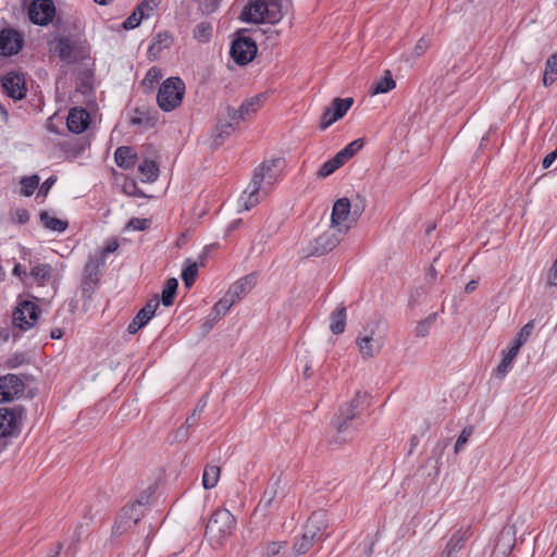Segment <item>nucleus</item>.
<instances>
[{"label": "nucleus", "instance_id": "nucleus-1", "mask_svg": "<svg viewBox=\"0 0 557 557\" xmlns=\"http://www.w3.org/2000/svg\"><path fill=\"white\" fill-rule=\"evenodd\" d=\"M285 165V161L282 158H275L264 161L253 172V176L239 197V205L245 210H250L258 205L260 200V193L268 194L273 184L280 177Z\"/></svg>", "mask_w": 557, "mask_h": 557}, {"label": "nucleus", "instance_id": "nucleus-2", "mask_svg": "<svg viewBox=\"0 0 557 557\" xmlns=\"http://www.w3.org/2000/svg\"><path fill=\"white\" fill-rule=\"evenodd\" d=\"M369 398L370 396L367 392L358 391L349 403L341 407L338 414L332 421V425L336 431L333 436L334 443L342 444L354 436L356 432L354 421L367 408Z\"/></svg>", "mask_w": 557, "mask_h": 557}, {"label": "nucleus", "instance_id": "nucleus-3", "mask_svg": "<svg viewBox=\"0 0 557 557\" xmlns=\"http://www.w3.org/2000/svg\"><path fill=\"white\" fill-rule=\"evenodd\" d=\"M235 525V517L230 510L216 509L206 525V535L221 545L233 533Z\"/></svg>", "mask_w": 557, "mask_h": 557}, {"label": "nucleus", "instance_id": "nucleus-4", "mask_svg": "<svg viewBox=\"0 0 557 557\" xmlns=\"http://www.w3.org/2000/svg\"><path fill=\"white\" fill-rule=\"evenodd\" d=\"M185 95V83L180 77H169L159 87L157 102L164 112L181 106Z\"/></svg>", "mask_w": 557, "mask_h": 557}, {"label": "nucleus", "instance_id": "nucleus-5", "mask_svg": "<svg viewBox=\"0 0 557 557\" xmlns=\"http://www.w3.org/2000/svg\"><path fill=\"white\" fill-rule=\"evenodd\" d=\"M384 343V334H382L375 325H368L363 327L356 338V345L363 359H369L379 355Z\"/></svg>", "mask_w": 557, "mask_h": 557}, {"label": "nucleus", "instance_id": "nucleus-6", "mask_svg": "<svg viewBox=\"0 0 557 557\" xmlns=\"http://www.w3.org/2000/svg\"><path fill=\"white\" fill-rule=\"evenodd\" d=\"M344 235V233L331 226L308 243L302 249L305 257L322 256L332 251L341 243Z\"/></svg>", "mask_w": 557, "mask_h": 557}, {"label": "nucleus", "instance_id": "nucleus-7", "mask_svg": "<svg viewBox=\"0 0 557 557\" xmlns=\"http://www.w3.org/2000/svg\"><path fill=\"white\" fill-rule=\"evenodd\" d=\"M357 218L351 213V205L348 198L336 200L332 208L331 226L347 234L356 223Z\"/></svg>", "mask_w": 557, "mask_h": 557}, {"label": "nucleus", "instance_id": "nucleus-8", "mask_svg": "<svg viewBox=\"0 0 557 557\" xmlns=\"http://www.w3.org/2000/svg\"><path fill=\"white\" fill-rule=\"evenodd\" d=\"M27 14L33 24L46 26L52 22L55 15V5L52 0H33Z\"/></svg>", "mask_w": 557, "mask_h": 557}, {"label": "nucleus", "instance_id": "nucleus-9", "mask_svg": "<svg viewBox=\"0 0 557 557\" xmlns=\"http://www.w3.org/2000/svg\"><path fill=\"white\" fill-rule=\"evenodd\" d=\"M24 409L22 407L0 408V437L12 436L20 431Z\"/></svg>", "mask_w": 557, "mask_h": 557}, {"label": "nucleus", "instance_id": "nucleus-10", "mask_svg": "<svg viewBox=\"0 0 557 557\" xmlns=\"http://www.w3.org/2000/svg\"><path fill=\"white\" fill-rule=\"evenodd\" d=\"M39 309L33 301L24 300L18 304L13 312V323L21 330H29L37 321Z\"/></svg>", "mask_w": 557, "mask_h": 557}, {"label": "nucleus", "instance_id": "nucleus-11", "mask_svg": "<svg viewBox=\"0 0 557 557\" xmlns=\"http://www.w3.org/2000/svg\"><path fill=\"white\" fill-rule=\"evenodd\" d=\"M106 264L100 261L96 256L90 255L83 271L82 278V292L84 295L90 296V294L95 290L99 277H100V269Z\"/></svg>", "mask_w": 557, "mask_h": 557}, {"label": "nucleus", "instance_id": "nucleus-12", "mask_svg": "<svg viewBox=\"0 0 557 557\" xmlns=\"http://www.w3.org/2000/svg\"><path fill=\"white\" fill-rule=\"evenodd\" d=\"M230 52L237 64L246 65L256 57L257 45L249 37H239L233 41Z\"/></svg>", "mask_w": 557, "mask_h": 557}, {"label": "nucleus", "instance_id": "nucleus-13", "mask_svg": "<svg viewBox=\"0 0 557 557\" xmlns=\"http://www.w3.org/2000/svg\"><path fill=\"white\" fill-rule=\"evenodd\" d=\"M144 517V512L139 507H134L131 504L125 505L113 525L112 533L114 535H122L136 525Z\"/></svg>", "mask_w": 557, "mask_h": 557}, {"label": "nucleus", "instance_id": "nucleus-14", "mask_svg": "<svg viewBox=\"0 0 557 557\" xmlns=\"http://www.w3.org/2000/svg\"><path fill=\"white\" fill-rule=\"evenodd\" d=\"M2 88L5 95L13 100H22L27 92L25 77L20 72L7 73L2 77Z\"/></svg>", "mask_w": 557, "mask_h": 557}, {"label": "nucleus", "instance_id": "nucleus-15", "mask_svg": "<svg viewBox=\"0 0 557 557\" xmlns=\"http://www.w3.org/2000/svg\"><path fill=\"white\" fill-rule=\"evenodd\" d=\"M24 393V383L15 374L0 377V403H10Z\"/></svg>", "mask_w": 557, "mask_h": 557}, {"label": "nucleus", "instance_id": "nucleus-16", "mask_svg": "<svg viewBox=\"0 0 557 557\" xmlns=\"http://www.w3.org/2000/svg\"><path fill=\"white\" fill-rule=\"evenodd\" d=\"M327 519L326 513L322 510L314 511L307 523L305 524L304 532L309 535L313 541H322L326 534Z\"/></svg>", "mask_w": 557, "mask_h": 557}, {"label": "nucleus", "instance_id": "nucleus-17", "mask_svg": "<svg viewBox=\"0 0 557 557\" xmlns=\"http://www.w3.org/2000/svg\"><path fill=\"white\" fill-rule=\"evenodd\" d=\"M23 45V39L18 32L12 28H5L0 32V54L10 57L16 54Z\"/></svg>", "mask_w": 557, "mask_h": 557}, {"label": "nucleus", "instance_id": "nucleus-18", "mask_svg": "<svg viewBox=\"0 0 557 557\" xmlns=\"http://www.w3.org/2000/svg\"><path fill=\"white\" fill-rule=\"evenodd\" d=\"M240 20L247 23H268L267 5L263 0L249 2L240 14Z\"/></svg>", "mask_w": 557, "mask_h": 557}, {"label": "nucleus", "instance_id": "nucleus-19", "mask_svg": "<svg viewBox=\"0 0 557 557\" xmlns=\"http://www.w3.org/2000/svg\"><path fill=\"white\" fill-rule=\"evenodd\" d=\"M262 96H255L245 102L242 103L239 109L228 108L227 109V116L230 120L234 121L235 123H239L240 121H245L249 116H251L253 113L258 111L260 108Z\"/></svg>", "mask_w": 557, "mask_h": 557}, {"label": "nucleus", "instance_id": "nucleus-20", "mask_svg": "<svg viewBox=\"0 0 557 557\" xmlns=\"http://www.w3.org/2000/svg\"><path fill=\"white\" fill-rule=\"evenodd\" d=\"M90 123L88 111L81 107L72 108L66 119V125L70 132L74 134L83 133Z\"/></svg>", "mask_w": 557, "mask_h": 557}, {"label": "nucleus", "instance_id": "nucleus-21", "mask_svg": "<svg viewBox=\"0 0 557 557\" xmlns=\"http://www.w3.org/2000/svg\"><path fill=\"white\" fill-rule=\"evenodd\" d=\"M284 496V491L281 487V479L278 476L272 478L267 490L264 491L258 508L265 510L274 507L277 504V499Z\"/></svg>", "mask_w": 557, "mask_h": 557}, {"label": "nucleus", "instance_id": "nucleus-22", "mask_svg": "<svg viewBox=\"0 0 557 557\" xmlns=\"http://www.w3.org/2000/svg\"><path fill=\"white\" fill-rule=\"evenodd\" d=\"M238 123L234 121H222L220 120L216 125L211 129V146L214 148L220 147L225 139L235 131Z\"/></svg>", "mask_w": 557, "mask_h": 557}, {"label": "nucleus", "instance_id": "nucleus-23", "mask_svg": "<svg viewBox=\"0 0 557 557\" xmlns=\"http://www.w3.org/2000/svg\"><path fill=\"white\" fill-rule=\"evenodd\" d=\"M264 5H267L268 12V23L276 24L278 23L283 16L285 11L290 5V0H263Z\"/></svg>", "mask_w": 557, "mask_h": 557}, {"label": "nucleus", "instance_id": "nucleus-24", "mask_svg": "<svg viewBox=\"0 0 557 557\" xmlns=\"http://www.w3.org/2000/svg\"><path fill=\"white\" fill-rule=\"evenodd\" d=\"M114 160L119 168L123 170H131L136 163L137 153L129 146H121L116 148L114 152Z\"/></svg>", "mask_w": 557, "mask_h": 557}, {"label": "nucleus", "instance_id": "nucleus-25", "mask_svg": "<svg viewBox=\"0 0 557 557\" xmlns=\"http://www.w3.org/2000/svg\"><path fill=\"white\" fill-rule=\"evenodd\" d=\"M255 278L251 275L237 280L225 293L236 304L253 285Z\"/></svg>", "mask_w": 557, "mask_h": 557}, {"label": "nucleus", "instance_id": "nucleus-26", "mask_svg": "<svg viewBox=\"0 0 557 557\" xmlns=\"http://www.w3.org/2000/svg\"><path fill=\"white\" fill-rule=\"evenodd\" d=\"M469 531L470 528L466 530H457L448 541L444 552L455 557L458 554V552L463 547Z\"/></svg>", "mask_w": 557, "mask_h": 557}, {"label": "nucleus", "instance_id": "nucleus-27", "mask_svg": "<svg viewBox=\"0 0 557 557\" xmlns=\"http://www.w3.org/2000/svg\"><path fill=\"white\" fill-rule=\"evenodd\" d=\"M519 349L513 346H510L507 351H503V359L500 363L495 369V375L499 379H503L507 375L509 370L512 367V362L517 357Z\"/></svg>", "mask_w": 557, "mask_h": 557}, {"label": "nucleus", "instance_id": "nucleus-28", "mask_svg": "<svg viewBox=\"0 0 557 557\" xmlns=\"http://www.w3.org/2000/svg\"><path fill=\"white\" fill-rule=\"evenodd\" d=\"M52 271L53 269L50 264L38 263L32 268L29 275L37 285L44 286L50 281Z\"/></svg>", "mask_w": 557, "mask_h": 557}, {"label": "nucleus", "instance_id": "nucleus-29", "mask_svg": "<svg viewBox=\"0 0 557 557\" xmlns=\"http://www.w3.org/2000/svg\"><path fill=\"white\" fill-rule=\"evenodd\" d=\"M138 171L141 175V182L152 183L157 181L159 176V166L156 161L145 159L138 166Z\"/></svg>", "mask_w": 557, "mask_h": 557}, {"label": "nucleus", "instance_id": "nucleus-30", "mask_svg": "<svg viewBox=\"0 0 557 557\" xmlns=\"http://www.w3.org/2000/svg\"><path fill=\"white\" fill-rule=\"evenodd\" d=\"M346 319H347V313H346L345 307H339L335 311H333L330 317L331 332L335 335L344 333L345 327H346Z\"/></svg>", "mask_w": 557, "mask_h": 557}, {"label": "nucleus", "instance_id": "nucleus-31", "mask_svg": "<svg viewBox=\"0 0 557 557\" xmlns=\"http://www.w3.org/2000/svg\"><path fill=\"white\" fill-rule=\"evenodd\" d=\"M396 87V83L388 70L384 72V76L374 82L370 87L371 95L386 94Z\"/></svg>", "mask_w": 557, "mask_h": 557}, {"label": "nucleus", "instance_id": "nucleus-32", "mask_svg": "<svg viewBox=\"0 0 557 557\" xmlns=\"http://www.w3.org/2000/svg\"><path fill=\"white\" fill-rule=\"evenodd\" d=\"M55 51L59 58L67 63L76 61L74 47L67 38H60L57 41Z\"/></svg>", "mask_w": 557, "mask_h": 557}, {"label": "nucleus", "instance_id": "nucleus-33", "mask_svg": "<svg viewBox=\"0 0 557 557\" xmlns=\"http://www.w3.org/2000/svg\"><path fill=\"white\" fill-rule=\"evenodd\" d=\"M40 222L47 230L57 233L65 232L69 226L66 221L52 216L47 211L40 213Z\"/></svg>", "mask_w": 557, "mask_h": 557}, {"label": "nucleus", "instance_id": "nucleus-34", "mask_svg": "<svg viewBox=\"0 0 557 557\" xmlns=\"http://www.w3.org/2000/svg\"><path fill=\"white\" fill-rule=\"evenodd\" d=\"M159 298L158 296L152 297L148 300V302L137 312L135 318L138 322H143L146 325L154 315L156 310L159 308Z\"/></svg>", "mask_w": 557, "mask_h": 557}, {"label": "nucleus", "instance_id": "nucleus-35", "mask_svg": "<svg viewBox=\"0 0 557 557\" xmlns=\"http://www.w3.org/2000/svg\"><path fill=\"white\" fill-rule=\"evenodd\" d=\"M235 302L226 294L213 306L211 310L212 321L216 322L224 317Z\"/></svg>", "mask_w": 557, "mask_h": 557}, {"label": "nucleus", "instance_id": "nucleus-36", "mask_svg": "<svg viewBox=\"0 0 557 557\" xmlns=\"http://www.w3.org/2000/svg\"><path fill=\"white\" fill-rule=\"evenodd\" d=\"M220 478V468L215 465H207L202 473V486L206 490L213 488Z\"/></svg>", "mask_w": 557, "mask_h": 557}, {"label": "nucleus", "instance_id": "nucleus-37", "mask_svg": "<svg viewBox=\"0 0 557 557\" xmlns=\"http://www.w3.org/2000/svg\"><path fill=\"white\" fill-rule=\"evenodd\" d=\"M177 287H178V282L174 277L169 278L165 282V285L162 290V296H161V301H162L163 306L169 307L173 304Z\"/></svg>", "mask_w": 557, "mask_h": 557}, {"label": "nucleus", "instance_id": "nucleus-38", "mask_svg": "<svg viewBox=\"0 0 557 557\" xmlns=\"http://www.w3.org/2000/svg\"><path fill=\"white\" fill-rule=\"evenodd\" d=\"M345 163L342 161L339 156L336 153L333 158L325 161L318 171V176L321 178H325L333 174L337 169H339Z\"/></svg>", "mask_w": 557, "mask_h": 557}, {"label": "nucleus", "instance_id": "nucleus-39", "mask_svg": "<svg viewBox=\"0 0 557 557\" xmlns=\"http://www.w3.org/2000/svg\"><path fill=\"white\" fill-rule=\"evenodd\" d=\"M354 103L352 98H335L331 104L332 109L334 110V119L333 120H339L342 119L347 111L350 109V107Z\"/></svg>", "mask_w": 557, "mask_h": 557}, {"label": "nucleus", "instance_id": "nucleus-40", "mask_svg": "<svg viewBox=\"0 0 557 557\" xmlns=\"http://www.w3.org/2000/svg\"><path fill=\"white\" fill-rule=\"evenodd\" d=\"M213 28L209 22H200L194 28V38L199 42H208L212 37Z\"/></svg>", "mask_w": 557, "mask_h": 557}, {"label": "nucleus", "instance_id": "nucleus-41", "mask_svg": "<svg viewBox=\"0 0 557 557\" xmlns=\"http://www.w3.org/2000/svg\"><path fill=\"white\" fill-rule=\"evenodd\" d=\"M198 274V264L189 259L186 260V265L182 271L181 277L186 287H190Z\"/></svg>", "mask_w": 557, "mask_h": 557}, {"label": "nucleus", "instance_id": "nucleus-42", "mask_svg": "<svg viewBox=\"0 0 557 557\" xmlns=\"http://www.w3.org/2000/svg\"><path fill=\"white\" fill-rule=\"evenodd\" d=\"M363 139L358 138L349 143L345 148L337 152L339 158L344 163H346L350 158H352L362 147Z\"/></svg>", "mask_w": 557, "mask_h": 557}, {"label": "nucleus", "instance_id": "nucleus-43", "mask_svg": "<svg viewBox=\"0 0 557 557\" xmlns=\"http://www.w3.org/2000/svg\"><path fill=\"white\" fill-rule=\"evenodd\" d=\"M39 185V176L38 175H30L25 176L21 180V194L23 196L29 197L34 194L36 188Z\"/></svg>", "mask_w": 557, "mask_h": 557}, {"label": "nucleus", "instance_id": "nucleus-44", "mask_svg": "<svg viewBox=\"0 0 557 557\" xmlns=\"http://www.w3.org/2000/svg\"><path fill=\"white\" fill-rule=\"evenodd\" d=\"M149 13H146L141 8L137 9L123 22V27L127 30L134 29L139 26L144 17H148Z\"/></svg>", "mask_w": 557, "mask_h": 557}, {"label": "nucleus", "instance_id": "nucleus-45", "mask_svg": "<svg viewBox=\"0 0 557 557\" xmlns=\"http://www.w3.org/2000/svg\"><path fill=\"white\" fill-rule=\"evenodd\" d=\"M534 329L533 321H529L527 324H524L521 330L518 332L516 337L513 338L511 346L516 347L520 350L521 346L528 341L529 336L531 335L532 331Z\"/></svg>", "mask_w": 557, "mask_h": 557}, {"label": "nucleus", "instance_id": "nucleus-46", "mask_svg": "<svg viewBox=\"0 0 557 557\" xmlns=\"http://www.w3.org/2000/svg\"><path fill=\"white\" fill-rule=\"evenodd\" d=\"M154 490L156 488L152 485L148 486L139 494L135 502L131 503V505L134 507H139V510L145 513V509L149 505L150 499L154 494Z\"/></svg>", "mask_w": 557, "mask_h": 557}, {"label": "nucleus", "instance_id": "nucleus-47", "mask_svg": "<svg viewBox=\"0 0 557 557\" xmlns=\"http://www.w3.org/2000/svg\"><path fill=\"white\" fill-rule=\"evenodd\" d=\"M315 543V541L304 532L301 537L295 542L294 549L296 554L302 555L306 554Z\"/></svg>", "mask_w": 557, "mask_h": 557}, {"label": "nucleus", "instance_id": "nucleus-48", "mask_svg": "<svg viewBox=\"0 0 557 557\" xmlns=\"http://www.w3.org/2000/svg\"><path fill=\"white\" fill-rule=\"evenodd\" d=\"M119 243L115 239L109 240L106 243L104 247L94 253L100 261H102L104 264L107 262V258L110 253H113L117 250Z\"/></svg>", "mask_w": 557, "mask_h": 557}, {"label": "nucleus", "instance_id": "nucleus-49", "mask_svg": "<svg viewBox=\"0 0 557 557\" xmlns=\"http://www.w3.org/2000/svg\"><path fill=\"white\" fill-rule=\"evenodd\" d=\"M447 445V441L438 442L432 451V456L435 458L433 465L434 478H436L440 474V460Z\"/></svg>", "mask_w": 557, "mask_h": 557}, {"label": "nucleus", "instance_id": "nucleus-50", "mask_svg": "<svg viewBox=\"0 0 557 557\" xmlns=\"http://www.w3.org/2000/svg\"><path fill=\"white\" fill-rule=\"evenodd\" d=\"M435 314H432L417 324L414 332L418 337H425L430 333V329L435 320Z\"/></svg>", "mask_w": 557, "mask_h": 557}, {"label": "nucleus", "instance_id": "nucleus-51", "mask_svg": "<svg viewBox=\"0 0 557 557\" xmlns=\"http://www.w3.org/2000/svg\"><path fill=\"white\" fill-rule=\"evenodd\" d=\"M206 406L207 400L205 398L200 399L196 405V408L194 409L193 413L186 419V424L194 425L196 421L199 419L202 411L205 410Z\"/></svg>", "mask_w": 557, "mask_h": 557}, {"label": "nucleus", "instance_id": "nucleus-52", "mask_svg": "<svg viewBox=\"0 0 557 557\" xmlns=\"http://www.w3.org/2000/svg\"><path fill=\"white\" fill-rule=\"evenodd\" d=\"M172 44V38L168 33H159L153 38V45L150 47L152 49L153 47H158V49L168 48Z\"/></svg>", "mask_w": 557, "mask_h": 557}, {"label": "nucleus", "instance_id": "nucleus-53", "mask_svg": "<svg viewBox=\"0 0 557 557\" xmlns=\"http://www.w3.org/2000/svg\"><path fill=\"white\" fill-rule=\"evenodd\" d=\"M131 124L143 126L145 128L151 127L153 125L149 116L138 111H136L135 115L131 117Z\"/></svg>", "mask_w": 557, "mask_h": 557}, {"label": "nucleus", "instance_id": "nucleus-54", "mask_svg": "<svg viewBox=\"0 0 557 557\" xmlns=\"http://www.w3.org/2000/svg\"><path fill=\"white\" fill-rule=\"evenodd\" d=\"M471 434H472V428H465L461 431L460 435L458 436V438L456 441L455 447H454L455 454H458L462 449L463 445L468 442Z\"/></svg>", "mask_w": 557, "mask_h": 557}, {"label": "nucleus", "instance_id": "nucleus-55", "mask_svg": "<svg viewBox=\"0 0 557 557\" xmlns=\"http://www.w3.org/2000/svg\"><path fill=\"white\" fill-rule=\"evenodd\" d=\"M334 110L332 109V107H327L325 108L323 114H322V117H321V123H320V127L322 129H326L329 128L333 123H335L337 120H333L334 119Z\"/></svg>", "mask_w": 557, "mask_h": 557}, {"label": "nucleus", "instance_id": "nucleus-56", "mask_svg": "<svg viewBox=\"0 0 557 557\" xmlns=\"http://www.w3.org/2000/svg\"><path fill=\"white\" fill-rule=\"evenodd\" d=\"M150 221L148 219L133 218L127 223V227L133 231H145L149 227Z\"/></svg>", "mask_w": 557, "mask_h": 557}, {"label": "nucleus", "instance_id": "nucleus-57", "mask_svg": "<svg viewBox=\"0 0 557 557\" xmlns=\"http://www.w3.org/2000/svg\"><path fill=\"white\" fill-rule=\"evenodd\" d=\"M285 542H271L268 544L262 557H277Z\"/></svg>", "mask_w": 557, "mask_h": 557}, {"label": "nucleus", "instance_id": "nucleus-58", "mask_svg": "<svg viewBox=\"0 0 557 557\" xmlns=\"http://www.w3.org/2000/svg\"><path fill=\"white\" fill-rule=\"evenodd\" d=\"M429 46H430V40L428 38H425V37H421L417 41V44H416V46L413 48L414 57L422 55L428 50Z\"/></svg>", "mask_w": 557, "mask_h": 557}, {"label": "nucleus", "instance_id": "nucleus-59", "mask_svg": "<svg viewBox=\"0 0 557 557\" xmlns=\"http://www.w3.org/2000/svg\"><path fill=\"white\" fill-rule=\"evenodd\" d=\"M545 70L557 77V53L546 60Z\"/></svg>", "mask_w": 557, "mask_h": 557}, {"label": "nucleus", "instance_id": "nucleus-60", "mask_svg": "<svg viewBox=\"0 0 557 557\" xmlns=\"http://www.w3.org/2000/svg\"><path fill=\"white\" fill-rule=\"evenodd\" d=\"M161 0H144L138 7L141 8L146 13L153 11L159 5Z\"/></svg>", "mask_w": 557, "mask_h": 557}, {"label": "nucleus", "instance_id": "nucleus-61", "mask_svg": "<svg viewBox=\"0 0 557 557\" xmlns=\"http://www.w3.org/2000/svg\"><path fill=\"white\" fill-rule=\"evenodd\" d=\"M57 181L55 176L48 177L40 186L39 193L46 195Z\"/></svg>", "mask_w": 557, "mask_h": 557}, {"label": "nucleus", "instance_id": "nucleus-62", "mask_svg": "<svg viewBox=\"0 0 557 557\" xmlns=\"http://www.w3.org/2000/svg\"><path fill=\"white\" fill-rule=\"evenodd\" d=\"M145 325L143 324V322H138V320L136 318H134L128 326H127V332L132 335L136 334L141 327H144Z\"/></svg>", "mask_w": 557, "mask_h": 557}, {"label": "nucleus", "instance_id": "nucleus-63", "mask_svg": "<svg viewBox=\"0 0 557 557\" xmlns=\"http://www.w3.org/2000/svg\"><path fill=\"white\" fill-rule=\"evenodd\" d=\"M15 216H16V221L20 224H25L29 220V213L25 209L17 210L16 213H15Z\"/></svg>", "mask_w": 557, "mask_h": 557}, {"label": "nucleus", "instance_id": "nucleus-64", "mask_svg": "<svg viewBox=\"0 0 557 557\" xmlns=\"http://www.w3.org/2000/svg\"><path fill=\"white\" fill-rule=\"evenodd\" d=\"M548 283L550 285L557 286V258L548 274Z\"/></svg>", "mask_w": 557, "mask_h": 557}]
</instances>
